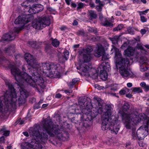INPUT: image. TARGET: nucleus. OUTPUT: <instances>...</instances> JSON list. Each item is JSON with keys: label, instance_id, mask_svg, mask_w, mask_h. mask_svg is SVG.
Listing matches in <instances>:
<instances>
[{"label": "nucleus", "instance_id": "63", "mask_svg": "<svg viewBox=\"0 0 149 149\" xmlns=\"http://www.w3.org/2000/svg\"><path fill=\"white\" fill-rule=\"evenodd\" d=\"M71 6L75 8L77 6V5L75 3H72L71 4Z\"/></svg>", "mask_w": 149, "mask_h": 149}, {"label": "nucleus", "instance_id": "35", "mask_svg": "<svg viewBox=\"0 0 149 149\" xmlns=\"http://www.w3.org/2000/svg\"><path fill=\"white\" fill-rule=\"evenodd\" d=\"M127 31L128 33L129 34L132 35L134 34V29L131 27H129L127 28Z\"/></svg>", "mask_w": 149, "mask_h": 149}, {"label": "nucleus", "instance_id": "8", "mask_svg": "<svg viewBox=\"0 0 149 149\" xmlns=\"http://www.w3.org/2000/svg\"><path fill=\"white\" fill-rule=\"evenodd\" d=\"M28 22V16L26 15H22L19 16L15 19L14 23L16 24H20V28H15L13 31L14 32H10L3 36L2 39L3 40L8 41L13 40L15 39L17 34L23 28L25 25Z\"/></svg>", "mask_w": 149, "mask_h": 149}, {"label": "nucleus", "instance_id": "21", "mask_svg": "<svg viewBox=\"0 0 149 149\" xmlns=\"http://www.w3.org/2000/svg\"><path fill=\"white\" fill-rule=\"evenodd\" d=\"M79 68H77L78 69L84 72H86L89 70L90 67L84 63L79 64Z\"/></svg>", "mask_w": 149, "mask_h": 149}, {"label": "nucleus", "instance_id": "3", "mask_svg": "<svg viewBox=\"0 0 149 149\" xmlns=\"http://www.w3.org/2000/svg\"><path fill=\"white\" fill-rule=\"evenodd\" d=\"M29 61H30V65L39 72L48 73V76L52 77L54 76L59 75L60 69L61 68L59 64H54L52 63H43L38 64L36 61L33 56L29 54Z\"/></svg>", "mask_w": 149, "mask_h": 149}, {"label": "nucleus", "instance_id": "14", "mask_svg": "<svg viewBox=\"0 0 149 149\" xmlns=\"http://www.w3.org/2000/svg\"><path fill=\"white\" fill-rule=\"evenodd\" d=\"M92 49L91 47L83 49L79 51L80 57L82 58L84 62H89L92 58L91 52Z\"/></svg>", "mask_w": 149, "mask_h": 149}, {"label": "nucleus", "instance_id": "41", "mask_svg": "<svg viewBox=\"0 0 149 149\" xmlns=\"http://www.w3.org/2000/svg\"><path fill=\"white\" fill-rule=\"evenodd\" d=\"M128 42H125L121 46V48L123 49H125V48L127 47L128 46Z\"/></svg>", "mask_w": 149, "mask_h": 149}, {"label": "nucleus", "instance_id": "32", "mask_svg": "<svg viewBox=\"0 0 149 149\" xmlns=\"http://www.w3.org/2000/svg\"><path fill=\"white\" fill-rule=\"evenodd\" d=\"M78 81V80L76 78L72 80V82H70L68 83V85L71 88Z\"/></svg>", "mask_w": 149, "mask_h": 149}, {"label": "nucleus", "instance_id": "9", "mask_svg": "<svg viewBox=\"0 0 149 149\" xmlns=\"http://www.w3.org/2000/svg\"><path fill=\"white\" fill-rule=\"evenodd\" d=\"M29 66H31L33 69V72L32 77L29 75V85L33 87L36 88L38 91L40 92L38 89L39 87L42 89H44L45 87L43 79L38 73V72L41 73L42 72H39L36 70L35 69L36 68V66L35 65V68H33L30 65V62L29 63Z\"/></svg>", "mask_w": 149, "mask_h": 149}, {"label": "nucleus", "instance_id": "30", "mask_svg": "<svg viewBox=\"0 0 149 149\" xmlns=\"http://www.w3.org/2000/svg\"><path fill=\"white\" fill-rule=\"evenodd\" d=\"M89 15L92 19H96L97 15L93 11L91 10L89 12Z\"/></svg>", "mask_w": 149, "mask_h": 149}, {"label": "nucleus", "instance_id": "2", "mask_svg": "<svg viewBox=\"0 0 149 149\" xmlns=\"http://www.w3.org/2000/svg\"><path fill=\"white\" fill-rule=\"evenodd\" d=\"M6 84L10 90V94L7 91L4 96L0 97V113L4 114L7 113L11 107L13 109L16 108V94L13 86L9 82H6Z\"/></svg>", "mask_w": 149, "mask_h": 149}, {"label": "nucleus", "instance_id": "26", "mask_svg": "<svg viewBox=\"0 0 149 149\" xmlns=\"http://www.w3.org/2000/svg\"><path fill=\"white\" fill-rule=\"evenodd\" d=\"M59 41L56 39H53L52 40V45L56 47H57L59 45Z\"/></svg>", "mask_w": 149, "mask_h": 149}, {"label": "nucleus", "instance_id": "49", "mask_svg": "<svg viewBox=\"0 0 149 149\" xmlns=\"http://www.w3.org/2000/svg\"><path fill=\"white\" fill-rule=\"evenodd\" d=\"M147 31L145 29H142L141 30L140 32L142 35H144L146 33Z\"/></svg>", "mask_w": 149, "mask_h": 149}, {"label": "nucleus", "instance_id": "57", "mask_svg": "<svg viewBox=\"0 0 149 149\" xmlns=\"http://www.w3.org/2000/svg\"><path fill=\"white\" fill-rule=\"evenodd\" d=\"M127 86L128 87H131L132 86V84L131 83H128L127 84Z\"/></svg>", "mask_w": 149, "mask_h": 149}, {"label": "nucleus", "instance_id": "56", "mask_svg": "<svg viewBox=\"0 0 149 149\" xmlns=\"http://www.w3.org/2000/svg\"><path fill=\"white\" fill-rule=\"evenodd\" d=\"M78 24V23L77 22L76 20H74L72 23V24L73 25L75 26L77 25Z\"/></svg>", "mask_w": 149, "mask_h": 149}, {"label": "nucleus", "instance_id": "22", "mask_svg": "<svg viewBox=\"0 0 149 149\" xmlns=\"http://www.w3.org/2000/svg\"><path fill=\"white\" fill-rule=\"evenodd\" d=\"M100 24L102 26L107 27H112L113 26V24L107 18L104 19L101 22Z\"/></svg>", "mask_w": 149, "mask_h": 149}, {"label": "nucleus", "instance_id": "20", "mask_svg": "<svg viewBox=\"0 0 149 149\" xmlns=\"http://www.w3.org/2000/svg\"><path fill=\"white\" fill-rule=\"evenodd\" d=\"M111 50L112 51H113V52L115 53V58L116 60V62L117 60H118V61H121V60L125 59V58H123L122 57L121 54L119 52V49L116 47L113 46V48Z\"/></svg>", "mask_w": 149, "mask_h": 149}, {"label": "nucleus", "instance_id": "42", "mask_svg": "<svg viewBox=\"0 0 149 149\" xmlns=\"http://www.w3.org/2000/svg\"><path fill=\"white\" fill-rule=\"evenodd\" d=\"M149 10V9L146 10L144 11H140L139 12L140 16H142L143 15H145L146 13H147Z\"/></svg>", "mask_w": 149, "mask_h": 149}, {"label": "nucleus", "instance_id": "50", "mask_svg": "<svg viewBox=\"0 0 149 149\" xmlns=\"http://www.w3.org/2000/svg\"><path fill=\"white\" fill-rule=\"evenodd\" d=\"M24 59L26 62L28 63V54L27 53L25 54Z\"/></svg>", "mask_w": 149, "mask_h": 149}, {"label": "nucleus", "instance_id": "5", "mask_svg": "<svg viewBox=\"0 0 149 149\" xmlns=\"http://www.w3.org/2000/svg\"><path fill=\"white\" fill-rule=\"evenodd\" d=\"M130 107L129 104L125 102L118 111V113L121 116L122 119L125 121V127L129 129L131 128L133 123L135 124L139 123L144 118L141 114H139L136 111H134L130 114L125 113V112L128 110Z\"/></svg>", "mask_w": 149, "mask_h": 149}, {"label": "nucleus", "instance_id": "58", "mask_svg": "<svg viewBox=\"0 0 149 149\" xmlns=\"http://www.w3.org/2000/svg\"><path fill=\"white\" fill-rule=\"evenodd\" d=\"M126 97L129 98H131L132 97V95L130 93L126 94Z\"/></svg>", "mask_w": 149, "mask_h": 149}, {"label": "nucleus", "instance_id": "55", "mask_svg": "<svg viewBox=\"0 0 149 149\" xmlns=\"http://www.w3.org/2000/svg\"><path fill=\"white\" fill-rule=\"evenodd\" d=\"M61 97V95L59 93L56 94L55 95V97L57 98H60Z\"/></svg>", "mask_w": 149, "mask_h": 149}, {"label": "nucleus", "instance_id": "6", "mask_svg": "<svg viewBox=\"0 0 149 149\" xmlns=\"http://www.w3.org/2000/svg\"><path fill=\"white\" fill-rule=\"evenodd\" d=\"M124 54L127 56H133L136 58H139L140 62L142 64L146 65L148 61L147 56L149 54V50L144 49L141 44H138L135 49L132 47H129L124 51Z\"/></svg>", "mask_w": 149, "mask_h": 149}, {"label": "nucleus", "instance_id": "53", "mask_svg": "<svg viewBox=\"0 0 149 149\" xmlns=\"http://www.w3.org/2000/svg\"><path fill=\"white\" fill-rule=\"evenodd\" d=\"M120 8L123 10H125L127 9V6H121L120 7Z\"/></svg>", "mask_w": 149, "mask_h": 149}, {"label": "nucleus", "instance_id": "62", "mask_svg": "<svg viewBox=\"0 0 149 149\" xmlns=\"http://www.w3.org/2000/svg\"><path fill=\"white\" fill-rule=\"evenodd\" d=\"M48 104H44L42 105V108H44L47 107L48 105Z\"/></svg>", "mask_w": 149, "mask_h": 149}, {"label": "nucleus", "instance_id": "45", "mask_svg": "<svg viewBox=\"0 0 149 149\" xmlns=\"http://www.w3.org/2000/svg\"><path fill=\"white\" fill-rule=\"evenodd\" d=\"M141 21L143 22H145L147 21V19L144 16H140Z\"/></svg>", "mask_w": 149, "mask_h": 149}, {"label": "nucleus", "instance_id": "43", "mask_svg": "<svg viewBox=\"0 0 149 149\" xmlns=\"http://www.w3.org/2000/svg\"><path fill=\"white\" fill-rule=\"evenodd\" d=\"M106 18L104 17L102 13H100L99 14V18L100 20L101 21V22L102 21V20H103L104 19H105Z\"/></svg>", "mask_w": 149, "mask_h": 149}, {"label": "nucleus", "instance_id": "60", "mask_svg": "<svg viewBox=\"0 0 149 149\" xmlns=\"http://www.w3.org/2000/svg\"><path fill=\"white\" fill-rule=\"evenodd\" d=\"M71 0H65L66 3L68 5H69L70 4V2L71 1Z\"/></svg>", "mask_w": 149, "mask_h": 149}, {"label": "nucleus", "instance_id": "44", "mask_svg": "<svg viewBox=\"0 0 149 149\" xmlns=\"http://www.w3.org/2000/svg\"><path fill=\"white\" fill-rule=\"evenodd\" d=\"M46 51L50 55H51V53L53 52L51 49L49 48H47L46 47L45 48Z\"/></svg>", "mask_w": 149, "mask_h": 149}, {"label": "nucleus", "instance_id": "25", "mask_svg": "<svg viewBox=\"0 0 149 149\" xmlns=\"http://www.w3.org/2000/svg\"><path fill=\"white\" fill-rule=\"evenodd\" d=\"M21 146L22 149H28V141H24L21 143Z\"/></svg>", "mask_w": 149, "mask_h": 149}, {"label": "nucleus", "instance_id": "46", "mask_svg": "<svg viewBox=\"0 0 149 149\" xmlns=\"http://www.w3.org/2000/svg\"><path fill=\"white\" fill-rule=\"evenodd\" d=\"M84 6V4L81 2L79 3L78 4L77 8L80 9L82 8Z\"/></svg>", "mask_w": 149, "mask_h": 149}, {"label": "nucleus", "instance_id": "11", "mask_svg": "<svg viewBox=\"0 0 149 149\" xmlns=\"http://www.w3.org/2000/svg\"><path fill=\"white\" fill-rule=\"evenodd\" d=\"M85 100H83V101L80 102L79 104L80 105V108L81 110H82V112L84 113V115H82L80 114L78 115V116L80 118V120L82 122L84 121L85 119L84 117H87L88 119L91 120L95 118L96 115L92 111H89L87 112L88 110L86 109V107L88 106L87 105V103H86Z\"/></svg>", "mask_w": 149, "mask_h": 149}, {"label": "nucleus", "instance_id": "15", "mask_svg": "<svg viewBox=\"0 0 149 149\" xmlns=\"http://www.w3.org/2000/svg\"><path fill=\"white\" fill-rule=\"evenodd\" d=\"M99 68L100 78L102 80L105 81L108 77L107 72L110 69L109 63L108 62H103L100 65Z\"/></svg>", "mask_w": 149, "mask_h": 149}, {"label": "nucleus", "instance_id": "27", "mask_svg": "<svg viewBox=\"0 0 149 149\" xmlns=\"http://www.w3.org/2000/svg\"><path fill=\"white\" fill-rule=\"evenodd\" d=\"M0 132H1V133H3V135L6 136H8L10 133V131H6L5 128H1L0 130Z\"/></svg>", "mask_w": 149, "mask_h": 149}, {"label": "nucleus", "instance_id": "64", "mask_svg": "<svg viewBox=\"0 0 149 149\" xmlns=\"http://www.w3.org/2000/svg\"><path fill=\"white\" fill-rule=\"evenodd\" d=\"M144 46L146 48H147L148 49H149V45H144Z\"/></svg>", "mask_w": 149, "mask_h": 149}, {"label": "nucleus", "instance_id": "31", "mask_svg": "<svg viewBox=\"0 0 149 149\" xmlns=\"http://www.w3.org/2000/svg\"><path fill=\"white\" fill-rule=\"evenodd\" d=\"M29 44L32 47L36 48L38 47V46L37 45V44L36 42L33 41H29Z\"/></svg>", "mask_w": 149, "mask_h": 149}, {"label": "nucleus", "instance_id": "16", "mask_svg": "<svg viewBox=\"0 0 149 149\" xmlns=\"http://www.w3.org/2000/svg\"><path fill=\"white\" fill-rule=\"evenodd\" d=\"M148 129L147 125H143L137 130V136L139 139H142L148 134Z\"/></svg>", "mask_w": 149, "mask_h": 149}, {"label": "nucleus", "instance_id": "23", "mask_svg": "<svg viewBox=\"0 0 149 149\" xmlns=\"http://www.w3.org/2000/svg\"><path fill=\"white\" fill-rule=\"evenodd\" d=\"M140 85L142 87L145 91H149V85L146 84L145 82H143L140 84Z\"/></svg>", "mask_w": 149, "mask_h": 149}, {"label": "nucleus", "instance_id": "61", "mask_svg": "<svg viewBox=\"0 0 149 149\" xmlns=\"http://www.w3.org/2000/svg\"><path fill=\"white\" fill-rule=\"evenodd\" d=\"M23 134L25 136H26L27 137L28 136V133L27 132H23Z\"/></svg>", "mask_w": 149, "mask_h": 149}, {"label": "nucleus", "instance_id": "40", "mask_svg": "<svg viewBox=\"0 0 149 149\" xmlns=\"http://www.w3.org/2000/svg\"><path fill=\"white\" fill-rule=\"evenodd\" d=\"M28 0H26L25 1L22 3V5L24 8H26L28 6Z\"/></svg>", "mask_w": 149, "mask_h": 149}, {"label": "nucleus", "instance_id": "52", "mask_svg": "<svg viewBox=\"0 0 149 149\" xmlns=\"http://www.w3.org/2000/svg\"><path fill=\"white\" fill-rule=\"evenodd\" d=\"M96 9L97 11H100L102 10V7L98 5L96 6Z\"/></svg>", "mask_w": 149, "mask_h": 149}, {"label": "nucleus", "instance_id": "18", "mask_svg": "<svg viewBox=\"0 0 149 149\" xmlns=\"http://www.w3.org/2000/svg\"><path fill=\"white\" fill-rule=\"evenodd\" d=\"M22 85L19 86L20 88L19 89L20 95L18 99V102L19 105L24 104L26 102V98L27 97L26 93L25 90L22 88Z\"/></svg>", "mask_w": 149, "mask_h": 149}, {"label": "nucleus", "instance_id": "34", "mask_svg": "<svg viewBox=\"0 0 149 149\" xmlns=\"http://www.w3.org/2000/svg\"><path fill=\"white\" fill-rule=\"evenodd\" d=\"M132 91L135 92L139 93L141 92V89L139 87H134L132 88Z\"/></svg>", "mask_w": 149, "mask_h": 149}, {"label": "nucleus", "instance_id": "38", "mask_svg": "<svg viewBox=\"0 0 149 149\" xmlns=\"http://www.w3.org/2000/svg\"><path fill=\"white\" fill-rule=\"evenodd\" d=\"M132 138L134 139H136L137 137V133H136L135 132V129H133V131L132 133Z\"/></svg>", "mask_w": 149, "mask_h": 149}, {"label": "nucleus", "instance_id": "29", "mask_svg": "<svg viewBox=\"0 0 149 149\" xmlns=\"http://www.w3.org/2000/svg\"><path fill=\"white\" fill-rule=\"evenodd\" d=\"M129 90L125 88L121 90L119 93L121 95H124L129 92Z\"/></svg>", "mask_w": 149, "mask_h": 149}, {"label": "nucleus", "instance_id": "4", "mask_svg": "<svg viewBox=\"0 0 149 149\" xmlns=\"http://www.w3.org/2000/svg\"><path fill=\"white\" fill-rule=\"evenodd\" d=\"M11 63L9 60H7L3 56L2 52L0 50V64L3 67L10 69L11 74L17 82V84L18 86L22 85V83L27 82L28 76V74L24 72L26 70L25 68L23 67L22 69L23 72H21L19 69Z\"/></svg>", "mask_w": 149, "mask_h": 149}, {"label": "nucleus", "instance_id": "13", "mask_svg": "<svg viewBox=\"0 0 149 149\" xmlns=\"http://www.w3.org/2000/svg\"><path fill=\"white\" fill-rule=\"evenodd\" d=\"M94 100L96 104H97V112L98 113L101 114L103 112H104L103 114L101 117L102 121L103 116L104 115H107L108 114V110L109 109L107 108L106 106L107 105H110L111 107L110 111H111V105L110 104H106L105 106H102L101 103V99L98 97H94Z\"/></svg>", "mask_w": 149, "mask_h": 149}, {"label": "nucleus", "instance_id": "48", "mask_svg": "<svg viewBox=\"0 0 149 149\" xmlns=\"http://www.w3.org/2000/svg\"><path fill=\"white\" fill-rule=\"evenodd\" d=\"M40 105L38 103L36 104H35L34 106V108L35 109H39L40 108Z\"/></svg>", "mask_w": 149, "mask_h": 149}, {"label": "nucleus", "instance_id": "54", "mask_svg": "<svg viewBox=\"0 0 149 149\" xmlns=\"http://www.w3.org/2000/svg\"><path fill=\"white\" fill-rule=\"evenodd\" d=\"M115 14L116 16H119L120 15L121 13L119 11H117L115 12Z\"/></svg>", "mask_w": 149, "mask_h": 149}, {"label": "nucleus", "instance_id": "33", "mask_svg": "<svg viewBox=\"0 0 149 149\" xmlns=\"http://www.w3.org/2000/svg\"><path fill=\"white\" fill-rule=\"evenodd\" d=\"M123 27V25L122 24H119L118 26L114 28L113 29V31H116L121 30Z\"/></svg>", "mask_w": 149, "mask_h": 149}, {"label": "nucleus", "instance_id": "51", "mask_svg": "<svg viewBox=\"0 0 149 149\" xmlns=\"http://www.w3.org/2000/svg\"><path fill=\"white\" fill-rule=\"evenodd\" d=\"M77 35L79 36H83L84 33L83 31H79L77 32Z\"/></svg>", "mask_w": 149, "mask_h": 149}, {"label": "nucleus", "instance_id": "47", "mask_svg": "<svg viewBox=\"0 0 149 149\" xmlns=\"http://www.w3.org/2000/svg\"><path fill=\"white\" fill-rule=\"evenodd\" d=\"M24 121L23 120H20V119L18 120L16 123L17 124H19V125H22L24 123Z\"/></svg>", "mask_w": 149, "mask_h": 149}, {"label": "nucleus", "instance_id": "37", "mask_svg": "<svg viewBox=\"0 0 149 149\" xmlns=\"http://www.w3.org/2000/svg\"><path fill=\"white\" fill-rule=\"evenodd\" d=\"M12 50V47L10 46H8L5 48V52L6 53H9Z\"/></svg>", "mask_w": 149, "mask_h": 149}, {"label": "nucleus", "instance_id": "1", "mask_svg": "<svg viewBox=\"0 0 149 149\" xmlns=\"http://www.w3.org/2000/svg\"><path fill=\"white\" fill-rule=\"evenodd\" d=\"M43 132H39L40 127L39 124H36L29 131L33 136L31 143H29V149H42V145L40 143H45L47 139L48 135L51 136H55L58 139H63L68 137L67 132L63 130L62 127L58 125L54 127L50 117L43 119L41 123Z\"/></svg>", "mask_w": 149, "mask_h": 149}, {"label": "nucleus", "instance_id": "59", "mask_svg": "<svg viewBox=\"0 0 149 149\" xmlns=\"http://www.w3.org/2000/svg\"><path fill=\"white\" fill-rule=\"evenodd\" d=\"M32 100H30L29 102H31L32 103L33 102H34L35 101L36 99L35 98H33L32 99Z\"/></svg>", "mask_w": 149, "mask_h": 149}, {"label": "nucleus", "instance_id": "24", "mask_svg": "<svg viewBox=\"0 0 149 149\" xmlns=\"http://www.w3.org/2000/svg\"><path fill=\"white\" fill-rule=\"evenodd\" d=\"M119 38V36H115L113 38H109V39L112 42L113 44H115L117 43Z\"/></svg>", "mask_w": 149, "mask_h": 149}, {"label": "nucleus", "instance_id": "7", "mask_svg": "<svg viewBox=\"0 0 149 149\" xmlns=\"http://www.w3.org/2000/svg\"><path fill=\"white\" fill-rule=\"evenodd\" d=\"M107 108L109 109L108 114L103 116L102 122L101 124L102 129L105 131L109 129L112 133L116 134L120 129V123L116 118L111 120V107L110 105H107Z\"/></svg>", "mask_w": 149, "mask_h": 149}, {"label": "nucleus", "instance_id": "10", "mask_svg": "<svg viewBox=\"0 0 149 149\" xmlns=\"http://www.w3.org/2000/svg\"><path fill=\"white\" fill-rule=\"evenodd\" d=\"M117 68H119V73L123 77H131L132 74L130 69L128 68L129 64V60L127 58L121 60L120 61L117 60L116 63Z\"/></svg>", "mask_w": 149, "mask_h": 149}, {"label": "nucleus", "instance_id": "17", "mask_svg": "<svg viewBox=\"0 0 149 149\" xmlns=\"http://www.w3.org/2000/svg\"><path fill=\"white\" fill-rule=\"evenodd\" d=\"M102 54H103L102 57V61H105L109 58V54L104 52V49L103 47L101 45H100L98 47V48L95 55L97 57H99Z\"/></svg>", "mask_w": 149, "mask_h": 149}, {"label": "nucleus", "instance_id": "28", "mask_svg": "<svg viewBox=\"0 0 149 149\" xmlns=\"http://www.w3.org/2000/svg\"><path fill=\"white\" fill-rule=\"evenodd\" d=\"M69 53V52L67 50L64 52V56L63 57V60L62 61V62H64L65 61L68 60V58Z\"/></svg>", "mask_w": 149, "mask_h": 149}, {"label": "nucleus", "instance_id": "12", "mask_svg": "<svg viewBox=\"0 0 149 149\" xmlns=\"http://www.w3.org/2000/svg\"><path fill=\"white\" fill-rule=\"evenodd\" d=\"M50 22L48 18L46 17H40L38 20H34L32 22L31 26L37 29H41L46 26H49Z\"/></svg>", "mask_w": 149, "mask_h": 149}, {"label": "nucleus", "instance_id": "39", "mask_svg": "<svg viewBox=\"0 0 149 149\" xmlns=\"http://www.w3.org/2000/svg\"><path fill=\"white\" fill-rule=\"evenodd\" d=\"M148 68L146 66H144L143 65H141L140 67V71L141 72H144L148 70Z\"/></svg>", "mask_w": 149, "mask_h": 149}, {"label": "nucleus", "instance_id": "36", "mask_svg": "<svg viewBox=\"0 0 149 149\" xmlns=\"http://www.w3.org/2000/svg\"><path fill=\"white\" fill-rule=\"evenodd\" d=\"M39 5H41L40 4H36L35 5H33L32 7H30L29 9H34L36 10L37 9H38V8H40L39 7L40 6Z\"/></svg>", "mask_w": 149, "mask_h": 149}, {"label": "nucleus", "instance_id": "19", "mask_svg": "<svg viewBox=\"0 0 149 149\" xmlns=\"http://www.w3.org/2000/svg\"><path fill=\"white\" fill-rule=\"evenodd\" d=\"M40 8L37 9L36 10L32 9H29V12L30 13V15L29 14V22H31L30 20H33L34 19L32 14H35L36 13H38L39 12L42 11L43 9V7L42 5H39Z\"/></svg>", "mask_w": 149, "mask_h": 149}]
</instances>
